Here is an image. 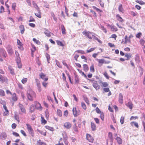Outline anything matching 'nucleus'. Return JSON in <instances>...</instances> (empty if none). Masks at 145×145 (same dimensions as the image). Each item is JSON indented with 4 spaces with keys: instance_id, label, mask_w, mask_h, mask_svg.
<instances>
[{
    "instance_id": "nucleus-53",
    "label": "nucleus",
    "mask_w": 145,
    "mask_h": 145,
    "mask_svg": "<svg viewBox=\"0 0 145 145\" xmlns=\"http://www.w3.org/2000/svg\"><path fill=\"white\" fill-rule=\"evenodd\" d=\"M125 57L127 58H131L132 56L130 54H126L125 56Z\"/></svg>"
},
{
    "instance_id": "nucleus-48",
    "label": "nucleus",
    "mask_w": 145,
    "mask_h": 145,
    "mask_svg": "<svg viewBox=\"0 0 145 145\" xmlns=\"http://www.w3.org/2000/svg\"><path fill=\"white\" fill-rule=\"evenodd\" d=\"M41 118L42 123H44V124H46L47 123L46 121L44 119L43 117H41Z\"/></svg>"
},
{
    "instance_id": "nucleus-25",
    "label": "nucleus",
    "mask_w": 145,
    "mask_h": 145,
    "mask_svg": "<svg viewBox=\"0 0 145 145\" xmlns=\"http://www.w3.org/2000/svg\"><path fill=\"white\" fill-rule=\"evenodd\" d=\"M12 99L14 101H16L17 100V97L15 93H14L12 95Z\"/></svg>"
},
{
    "instance_id": "nucleus-60",
    "label": "nucleus",
    "mask_w": 145,
    "mask_h": 145,
    "mask_svg": "<svg viewBox=\"0 0 145 145\" xmlns=\"http://www.w3.org/2000/svg\"><path fill=\"white\" fill-rule=\"evenodd\" d=\"M43 142H41V140H39L37 141V145H42Z\"/></svg>"
},
{
    "instance_id": "nucleus-9",
    "label": "nucleus",
    "mask_w": 145,
    "mask_h": 145,
    "mask_svg": "<svg viewBox=\"0 0 145 145\" xmlns=\"http://www.w3.org/2000/svg\"><path fill=\"white\" fill-rule=\"evenodd\" d=\"M71 124L69 122H66L64 123V126L67 129H69L71 127Z\"/></svg>"
},
{
    "instance_id": "nucleus-58",
    "label": "nucleus",
    "mask_w": 145,
    "mask_h": 145,
    "mask_svg": "<svg viewBox=\"0 0 145 145\" xmlns=\"http://www.w3.org/2000/svg\"><path fill=\"white\" fill-rule=\"evenodd\" d=\"M62 135L63 136V137L64 138L65 140L67 139V137L66 135V134L65 132L63 133H62Z\"/></svg>"
},
{
    "instance_id": "nucleus-4",
    "label": "nucleus",
    "mask_w": 145,
    "mask_h": 145,
    "mask_svg": "<svg viewBox=\"0 0 145 145\" xmlns=\"http://www.w3.org/2000/svg\"><path fill=\"white\" fill-rule=\"evenodd\" d=\"M83 33L89 39L91 40L92 39V37L91 36V35H93V34H95L94 33L89 31H84L83 32Z\"/></svg>"
},
{
    "instance_id": "nucleus-14",
    "label": "nucleus",
    "mask_w": 145,
    "mask_h": 145,
    "mask_svg": "<svg viewBox=\"0 0 145 145\" xmlns=\"http://www.w3.org/2000/svg\"><path fill=\"white\" fill-rule=\"evenodd\" d=\"M72 111L73 112V114L74 117H76L78 115H79V114L78 113H77L76 108H73L72 109Z\"/></svg>"
},
{
    "instance_id": "nucleus-18",
    "label": "nucleus",
    "mask_w": 145,
    "mask_h": 145,
    "mask_svg": "<svg viewBox=\"0 0 145 145\" xmlns=\"http://www.w3.org/2000/svg\"><path fill=\"white\" fill-rule=\"evenodd\" d=\"M45 31H44V33L48 37H50L51 36L50 35V32L48 30H46V29H44Z\"/></svg>"
},
{
    "instance_id": "nucleus-50",
    "label": "nucleus",
    "mask_w": 145,
    "mask_h": 145,
    "mask_svg": "<svg viewBox=\"0 0 145 145\" xmlns=\"http://www.w3.org/2000/svg\"><path fill=\"white\" fill-rule=\"evenodd\" d=\"M29 19H30V20L29 21V22H35V20L33 17L32 16H31L30 17Z\"/></svg>"
},
{
    "instance_id": "nucleus-22",
    "label": "nucleus",
    "mask_w": 145,
    "mask_h": 145,
    "mask_svg": "<svg viewBox=\"0 0 145 145\" xmlns=\"http://www.w3.org/2000/svg\"><path fill=\"white\" fill-rule=\"evenodd\" d=\"M7 80L6 78L3 77L2 75L0 74V81L2 82H5Z\"/></svg>"
},
{
    "instance_id": "nucleus-54",
    "label": "nucleus",
    "mask_w": 145,
    "mask_h": 145,
    "mask_svg": "<svg viewBox=\"0 0 145 145\" xmlns=\"http://www.w3.org/2000/svg\"><path fill=\"white\" fill-rule=\"evenodd\" d=\"M95 48H91L90 49L88 50H87V53H89L90 52L95 50Z\"/></svg>"
},
{
    "instance_id": "nucleus-24",
    "label": "nucleus",
    "mask_w": 145,
    "mask_h": 145,
    "mask_svg": "<svg viewBox=\"0 0 145 145\" xmlns=\"http://www.w3.org/2000/svg\"><path fill=\"white\" fill-rule=\"evenodd\" d=\"M61 31L62 33L63 34H65V27L63 25H61Z\"/></svg>"
},
{
    "instance_id": "nucleus-57",
    "label": "nucleus",
    "mask_w": 145,
    "mask_h": 145,
    "mask_svg": "<svg viewBox=\"0 0 145 145\" xmlns=\"http://www.w3.org/2000/svg\"><path fill=\"white\" fill-rule=\"evenodd\" d=\"M99 3L100 5L102 7H104V3L103 2H102L101 0H99Z\"/></svg>"
},
{
    "instance_id": "nucleus-62",
    "label": "nucleus",
    "mask_w": 145,
    "mask_h": 145,
    "mask_svg": "<svg viewBox=\"0 0 145 145\" xmlns=\"http://www.w3.org/2000/svg\"><path fill=\"white\" fill-rule=\"evenodd\" d=\"M84 99L85 102L88 105L89 104V101L88 99L86 97H84Z\"/></svg>"
},
{
    "instance_id": "nucleus-51",
    "label": "nucleus",
    "mask_w": 145,
    "mask_h": 145,
    "mask_svg": "<svg viewBox=\"0 0 145 145\" xmlns=\"http://www.w3.org/2000/svg\"><path fill=\"white\" fill-rule=\"evenodd\" d=\"M103 91L105 92H107L109 91L110 89L109 88H105L103 89Z\"/></svg>"
},
{
    "instance_id": "nucleus-31",
    "label": "nucleus",
    "mask_w": 145,
    "mask_h": 145,
    "mask_svg": "<svg viewBox=\"0 0 145 145\" xmlns=\"http://www.w3.org/2000/svg\"><path fill=\"white\" fill-rule=\"evenodd\" d=\"M118 10L120 12H122L123 11V8L122 7V4H120L119 5L118 7Z\"/></svg>"
},
{
    "instance_id": "nucleus-16",
    "label": "nucleus",
    "mask_w": 145,
    "mask_h": 145,
    "mask_svg": "<svg viewBox=\"0 0 145 145\" xmlns=\"http://www.w3.org/2000/svg\"><path fill=\"white\" fill-rule=\"evenodd\" d=\"M135 59L137 63H138L140 62V57L138 54H137L135 56Z\"/></svg>"
},
{
    "instance_id": "nucleus-45",
    "label": "nucleus",
    "mask_w": 145,
    "mask_h": 145,
    "mask_svg": "<svg viewBox=\"0 0 145 145\" xmlns=\"http://www.w3.org/2000/svg\"><path fill=\"white\" fill-rule=\"evenodd\" d=\"M108 137L110 138L111 140H112V133L109 132L108 133Z\"/></svg>"
},
{
    "instance_id": "nucleus-27",
    "label": "nucleus",
    "mask_w": 145,
    "mask_h": 145,
    "mask_svg": "<svg viewBox=\"0 0 145 145\" xmlns=\"http://www.w3.org/2000/svg\"><path fill=\"white\" fill-rule=\"evenodd\" d=\"M35 107L37 109H40L42 108L41 105L38 102H36Z\"/></svg>"
},
{
    "instance_id": "nucleus-35",
    "label": "nucleus",
    "mask_w": 145,
    "mask_h": 145,
    "mask_svg": "<svg viewBox=\"0 0 145 145\" xmlns=\"http://www.w3.org/2000/svg\"><path fill=\"white\" fill-rule=\"evenodd\" d=\"M75 81L76 83H79V78L78 76L76 74L75 75Z\"/></svg>"
},
{
    "instance_id": "nucleus-19",
    "label": "nucleus",
    "mask_w": 145,
    "mask_h": 145,
    "mask_svg": "<svg viewBox=\"0 0 145 145\" xmlns=\"http://www.w3.org/2000/svg\"><path fill=\"white\" fill-rule=\"evenodd\" d=\"M116 17L117 18V20L121 22H122L123 21V19L121 17H120V16L119 14H117L116 15Z\"/></svg>"
},
{
    "instance_id": "nucleus-41",
    "label": "nucleus",
    "mask_w": 145,
    "mask_h": 145,
    "mask_svg": "<svg viewBox=\"0 0 145 145\" xmlns=\"http://www.w3.org/2000/svg\"><path fill=\"white\" fill-rule=\"evenodd\" d=\"M90 71L91 72H94L95 71V69H94V66L93 65H92L90 67Z\"/></svg>"
},
{
    "instance_id": "nucleus-63",
    "label": "nucleus",
    "mask_w": 145,
    "mask_h": 145,
    "mask_svg": "<svg viewBox=\"0 0 145 145\" xmlns=\"http://www.w3.org/2000/svg\"><path fill=\"white\" fill-rule=\"evenodd\" d=\"M101 118L102 120H103L104 118V114L103 112L101 113Z\"/></svg>"
},
{
    "instance_id": "nucleus-17",
    "label": "nucleus",
    "mask_w": 145,
    "mask_h": 145,
    "mask_svg": "<svg viewBox=\"0 0 145 145\" xmlns=\"http://www.w3.org/2000/svg\"><path fill=\"white\" fill-rule=\"evenodd\" d=\"M130 124L132 126H133V125H134L137 128H138L139 127V125L138 123L137 122H135V121L131 122V123Z\"/></svg>"
},
{
    "instance_id": "nucleus-5",
    "label": "nucleus",
    "mask_w": 145,
    "mask_h": 145,
    "mask_svg": "<svg viewBox=\"0 0 145 145\" xmlns=\"http://www.w3.org/2000/svg\"><path fill=\"white\" fill-rule=\"evenodd\" d=\"M36 9H37L38 12L35 13V15L39 18H41V16L40 10L38 6L36 5Z\"/></svg>"
},
{
    "instance_id": "nucleus-42",
    "label": "nucleus",
    "mask_w": 145,
    "mask_h": 145,
    "mask_svg": "<svg viewBox=\"0 0 145 145\" xmlns=\"http://www.w3.org/2000/svg\"><path fill=\"white\" fill-rule=\"evenodd\" d=\"M0 95L3 96L5 95V93L2 89H0Z\"/></svg>"
},
{
    "instance_id": "nucleus-23",
    "label": "nucleus",
    "mask_w": 145,
    "mask_h": 145,
    "mask_svg": "<svg viewBox=\"0 0 145 145\" xmlns=\"http://www.w3.org/2000/svg\"><path fill=\"white\" fill-rule=\"evenodd\" d=\"M83 69L85 72H87L89 70V67L88 65L86 64H84L83 65Z\"/></svg>"
},
{
    "instance_id": "nucleus-1",
    "label": "nucleus",
    "mask_w": 145,
    "mask_h": 145,
    "mask_svg": "<svg viewBox=\"0 0 145 145\" xmlns=\"http://www.w3.org/2000/svg\"><path fill=\"white\" fill-rule=\"evenodd\" d=\"M27 96L29 100L33 101V98H35L36 94L35 93L32 91H30L29 93H27Z\"/></svg>"
},
{
    "instance_id": "nucleus-52",
    "label": "nucleus",
    "mask_w": 145,
    "mask_h": 145,
    "mask_svg": "<svg viewBox=\"0 0 145 145\" xmlns=\"http://www.w3.org/2000/svg\"><path fill=\"white\" fill-rule=\"evenodd\" d=\"M95 110L96 112L98 114H101L102 112H101L99 109L98 107H97L96 108Z\"/></svg>"
},
{
    "instance_id": "nucleus-26",
    "label": "nucleus",
    "mask_w": 145,
    "mask_h": 145,
    "mask_svg": "<svg viewBox=\"0 0 145 145\" xmlns=\"http://www.w3.org/2000/svg\"><path fill=\"white\" fill-rule=\"evenodd\" d=\"M1 136L2 137L3 139H6L7 137L6 134L5 132H3L1 133Z\"/></svg>"
},
{
    "instance_id": "nucleus-39",
    "label": "nucleus",
    "mask_w": 145,
    "mask_h": 145,
    "mask_svg": "<svg viewBox=\"0 0 145 145\" xmlns=\"http://www.w3.org/2000/svg\"><path fill=\"white\" fill-rule=\"evenodd\" d=\"M102 85L101 86L103 87H106L108 86V84L106 82H104L103 83H102Z\"/></svg>"
},
{
    "instance_id": "nucleus-13",
    "label": "nucleus",
    "mask_w": 145,
    "mask_h": 145,
    "mask_svg": "<svg viewBox=\"0 0 145 145\" xmlns=\"http://www.w3.org/2000/svg\"><path fill=\"white\" fill-rule=\"evenodd\" d=\"M20 30V31L21 33L22 34H23L25 31V29L24 28V25H21L19 26Z\"/></svg>"
},
{
    "instance_id": "nucleus-7",
    "label": "nucleus",
    "mask_w": 145,
    "mask_h": 145,
    "mask_svg": "<svg viewBox=\"0 0 145 145\" xmlns=\"http://www.w3.org/2000/svg\"><path fill=\"white\" fill-rule=\"evenodd\" d=\"M0 53L3 57L6 58L7 56L6 52L3 48L0 49Z\"/></svg>"
},
{
    "instance_id": "nucleus-33",
    "label": "nucleus",
    "mask_w": 145,
    "mask_h": 145,
    "mask_svg": "<svg viewBox=\"0 0 145 145\" xmlns=\"http://www.w3.org/2000/svg\"><path fill=\"white\" fill-rule=\"evenodd\" d=\"M46 57L47 59V62L48 63H49V61L50 59V55L48 53H46Z\"/></svg>"
},
{
    "instance_id": "nucleus-49",
    "label": "nucleus",
    "mask_w": 145,
    "mask_h": 145,
    "mask_svg": "<svg viewBox=\"0 0 145 145\" xmlns=\"http://www.w3.org/2000/svg\"><path fill=\"white\" fill-rule=\"evenodd\" d=\"M37 131L39 132L41 134L43 135L44 136L46 135V134L45 132L43 133L42 131H40V130L38 129H37Z\"/></svg>"
},
{
    "instance_id": "nucleus-8",
    "label": "nucleus",
    "mask_w": 145,
    "mask_h": 145,
    "mask_svg": "<svg viewBox=\"0 0 145 145\" xmlns=\"http://www.w3.org/2000/svg\"><path fill=\"white\" fill-rule=\"evenodd\" d=\"M93 86L95 89L97 90L100 89V87L97 83V81H94L93 84Z\"/></svg>"
},
{
    "instance_id": "nucleus-3",
    "label": "nucleus",
    "mask_w": 145,
    "mask_h": 145,
    "mask_svg": "<svg viewBox=\"0 0 145 145\" xmlns=\"http://www.w3.org/2000/svg\"><path fill=\"white\" fill-rule=\"evenodd\" d=\"M26 125L27 126V129L29 133L31 135V136L33 137L34 136L33 130L31 126L29 124H27Z\"/></svg>"
},
{
    "instance_id": "nucleus-34",
    "label": "nucleus",
    "mask_w": 145,
    "mask_h": 145,
    "mask_svg": "<svg viewBox=\"0 0 145 145\" xmlns=\"http://www.w3.org/2000/svg\"><path fill=\"white\" fill-rule=\"evenodd\" d=\"M57 114L58 116L60 117H61L62 116V113L61 111L59 109H58L57 110Z\"/></svg>"
},
{
    "instance_id": "nucleus-2",
    "label": "nucleus",
    "mask_w": 145,
    "mask_h": 145,
    "mask_svg": "<svg viewBox=\"0 0 145 145\" xmlns=\"http://www.w3.org/2000/svg\"><path fill=\"white\" fill-rule=\"evenodd\" d=\"M18 106L19 110H20V111H19V114H22L23 113L25 114L26 111L24 105L20 103H19Z\"/></svg>"
},
{
    "instance_id": "nucleus-20",
    "label": "nucleus",
    "mask_w": 145,
    "mask_h": 145,
    "mask_svg": "<svg viewBox=\"0 0 145 145\" xmlns=\"http://www.w3.org/2000/svg\"><path fill=\"white\" fill-rule=\"evenodd\" d=\"M126 105L130 109H132L133 104L131 102H129L128 103H127Z\"/></svg>"
},
{
    "instance_id": "nucleus-11",
    "label": "nucleus",
    "mask_w": 145,
    "mask_h": 145,
    "mask_svg": "<svg viewBox=\"0 0 145 145\" xmlns=\"http://www.w3.org/2000/svg\"><path fill=\"white\" fill-rule=\"evenodd\" d=\"M8 69L11 74L12 75L15 74L14 69L12 66L10 65L8 67Z\"/></svg>"
},
{
    "instance_id": "nucleus-36",
    "label": "nucleus",
    "mask_w": 145,
    "mask_h": 145,
    "mask_svg": "<svg viewBox=\"0 0 145 145\" xmlns=\"http://www.w3.org/2000/svg\"><path fill=\"white\" fill-rule=\"evenodd\" d=\"M56 42L57 45H59L61 46H64V44L62 43V42L59 40H57Z\"/></svg>"
},
{
    "instance_id": "nucleus-64",
    "label": "nucleus",
    "mask_w": 145,
    "mask_h": 145,
    "mask_svg": "<svg viewBox=\"0 0 145 145\" xmlns=\"http://www.w3.org/2000/svg\"><path fill=\"white\" fill-rule=\"evenodd\" d=\"M12 134L15 136L17 137L19 136V134L16 132H13L12 133Z\"/></svg>"
},
{
    "instance_id": "nucleus-59",
    "label": "nucleus",
    "mask_w": 145,
    "mask_h": 145,
    "mask_svg": "<svg viewBox=\"0 0 145 145\" xmlns=\"http://www.w3.org/2000/svg\"><path fill=\"white\" fill-rule=\"evenodd\" d=\"M27 80V79L26 78L23 79L22 80V82L23 84L25 83Z\"/></svg>"
},
{
    "instance_id": "nucleus-40",
    "label": "nucleus",
    "mask_w": 145,
    "mask_h": 145,
    "mask_svg": "<svg viewBox=\"0 0 145 145\" xmlns=\"http://www.w3.org/2000/svg\"><path fill=\"white\" fill-rule=\"evenodd\" d=\"M81 106H82V108L84 109L85 110L86 109V106L85 104V103H84L83 102H82L81 103Z\"/></svg>"
},
{
    "instance_id": "nucleus-28",
    "label": "nucleus",
    "mask_w": 145,
    "mask_h": 145,
    "mask_svg": "<svg viewBox=\"0 0 145 145\" xmlns=\"http://www.w3.org/2000/svg\"><path fill=\"white\" fill-rule=\"evenodd\" d=\"M8 52L9 54L12 55L13 54V51L11 48H9L8 50Z\"/></svg>"
},
{
    "instance_id": "nucleus-21",
    "label": "nucleus",
    "mask_w": 145,
    "mask_h": 145,
    "mask_svg": "<svg viewBox=\"0 0 145 145\" xmlns=\"http://www.w3.org/2000/svg\"><path fill=\"white\" fill-rule=\"evenodd\" d=\"M94 35V34L92 35V38H93L95 40L97 41L99 43L101 44L102 43V41L99 39L97 37L95 36Z\"/></svg>"
},
{
    "instance_id": "nucleus-46",
    "label": "nucleus",
    "mask_w": 145,
    "mask_h": 145,
    "mask_svg": "<svg viewBox=\"0 0 145 145\" xmlns=\"http://www.w3.org/2000/svg\"><path fill=\"white\" fill-rule=\"evenodd\" d=\"M140 44L142 45V46H143V45H144L145 42V41L143 39H141L140 40Z\"/></svg>"
},
{
    "instance_id": "nucleus-38",
    "label": "nucleus",
    "mask_w": 145,
    "mask_h": 145,
    "mask_svg": "<svg viewBox=\"0 0 145 145\" xmlns=\"http://www.w3.org/2000/svg\"><path fill=\"white\" fill-rule=\"evenodd\" d=\"M35 107L34 106L31 105L30 107V112L32 113L34 110Z\"/></svg>"
},
{
    "instance_id": "nucleus-29",
    "label": "nucleus",
    "mask_w": 145,
    "mask_h": 145,
    "mask_svg": "<svg viewBox=\"0 0 145 145\" xmlns=\"http://www.w3.org/2000/svg\"><path fill=\"white\" fill-rule=\"evenodd\" d=\"M116 140L119 144H121L122 143V140L120 137H117Z\"/></svg>"
},
{
    "instance_id": "nucleus-37",
    "label": "nucleus",
    "mask_w": 145,
    "mask_h": 145,
    "mask_svg": "<svg viewBox=\"0 0 145 145\" xmlns=\"http://www.w3.org/2000/svg\"><path fill=\"white\" fill-rule=\"evenodd\" d=\"M33 40L34 42L38 45H39L40 43V42L39 40H37L35 38H33Z\"/></svg>"
},
{
    "instance_id": "nucleus-15",
    "label": "nucleus",
    "mask_w": 145,
    "mask_h": 145,
    "mask_svg": "<svg viewBox=\"0 0 145 145\" xmlns=\"http://www.w3.org/2000/svg\"><path fill=\"white\" fill-rule=\"evenodd\" d=\"M91 123L92 130L93 131H95L96 129L95 124L93 122H91Z\"/></svg>"
},
{
    "instance_id": "nucleus-47",
    "label": "nucleus",
    "mask_w": 145,
    "mask_h": 145,
    "mask_svg": "<svg viewBox=\"0 0 145 145\" xmlns=\"http://www.w3.org/2000/svg\"><path fill=\"white\" fill-rule=\"evenodd\" d=\"M124 118L123 116H121L120 120V122L121 124L123 123L124 122Z\"/></svg>"
},
{
    "instance_id": "nucleus-32",
    "label": "nucleus",
    "mask_w": 145,
    "mask_h": 145,
    "mask_svg": "<svg viewBox=\"0 0 145 145\" xmlns=\"http://www.w3.org/2000/svg\"><path fill=\"white\" fill-rule=\"evenodd\" d=\"M73 129L75 132H78V128L76 125V123L75 122L74 123V125L73 127Z\"/></svg>"
},
{
    "instance_id": "nucleus-12",
    "label": "nucleus",
    "mask_w": 145,
    "mask_h": 145,
    "mask_svg": "<svg viewBox=\"0 0 145 145\" xmlns=\"http://www.w3.org/2000/svg\"><path fill=\"white\" fill-rule=\"evenodd\" d=\"M123 96L121 93H120L119 96V102L120 103H123Z\"/></svg>"
},
{
    "instance_id": "nucleus-43",
    "label": "nucleus",
    "mask_w": 145,
    "mask_h": 145,
    "mask_svg": "<svg viewBox=\"0 0 145 145\" xmlns=\"http://www.w3.org/2000/svg\"><path fill=\"white\" fill-rule=\"evenodd\" d=\"M16 61L17 63L21 62L20 58L19 56H18L16 57Z\"/></svg>"
},
{
    "instance_id": "nucleus-30",
    "label": "nucleus",
    "mask_w": 145,
    "mask_h": 145,
    "mask_svg": "<svg viewBox=\"0 0 145 145\" xmlns=\"http://www.w3.org/2000/svg\"><path fill=\"white\" fill-rule=\"evenodd\" d=\"M45 128L46 129H47L52 131H54V128L53 127H50L48 126H46Z\"/></svg>"
},
{
    "instance_id": "nucleus-44",
    "label": "nucleus",
    "mask_w": 145,
    "mask_h": 145,
    "mask_svg": "<svg viewBox=\"0 0 145 145\" xmlns=\"http://www.w3.org/2000/svg\"><path fill=\"white\" fill-rule=\"evenodd\" d=\"M136 2L141 5H144L145 4V3L142 1L137 0Z\"/></svg>"
},
{
    "instance_id": "nucleus-56",
    "label": "nucleus",
    "mask_w": 145,
    "mask_h": 145,
    "mask_svg": "<svg viewBox=\"0 0 145 145\" xmlns=\"http://www.w3.org/2000/svg\"><path fill=\"white\" fill-rule=\"evenodd\" d=\"M16 6V4L15 3H13L12 5V8L13 10H15Z\"/></svg>"
},
{
    "instance_id": "nucleus-61",
    "label": "nucleus",
    "mask_w": 145,
    "mask_h": 145,
    "mask_svg": "<svg viewBox=\"0 0 145 145\" xmlns=\"http://www.w3.org/2000/svg\"><path fill=\"white\" fill-rule=\"evenodd\" d=\"M142 35V33H139L136 35V37L138 38H140L141 36Z\"/></svg>"
},
{
    "instance_id": "nucleus-55",
    "label": "nucleus",
    "mask_w": 145,
    "mask_h": 145,
    "mask_svg": "<svg viewBox=\"0 0 145 145\" xmlns=\"http://www.w3.org/2000/svg\"><path fill=\"white\" fill-rule=\"evenodd\" d=\"M9 114V112L8 110L5 111L3 114V115L4 116H7Z\"/></svg>"
},
{
    "instance_id": "nucleus-10",
    "label": "nucleus",
    "mask_w": 145,
    "mask_h": 145,
    "mask_svg": "<svg viewBox=\"0 0 145 145\" xmlns=\"http://www.w3.org/2000/svg\"><path fill=\"white\" fill-rule=\"evenodd\" d=\"M86 138L87 140L89 142H92L93 140V137L89 134H87L86 136Z\"/></svg>"
},
{
    "instance_id": "nucleus-6",
    "label": "nucleus",
    "mask_w": 145,
    "mask_h": 145,
    "mask_svg": "<svg viewBox=\"0 0 145 145\" xmlns=\"http://www.w3.org/2000/svg\"><path fill=\"white\" fill-rule=\"evenodd\" d=\"M39 76H40V78L44 81H46L48 80V78L46 77V75L42 72L41 73L39 74Z\"/></svg>"
}]
</instances>
